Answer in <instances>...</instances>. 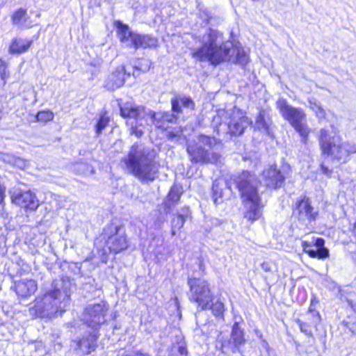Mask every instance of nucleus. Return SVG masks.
Wrapping results in <instances>:
<instances>
[{
  "label": "nucleus",
  "mask_w": 356,
  "mask_h": 356,
  "mask_svg": "<svg viewBox=\"0 0 356 356\" xmlns=\"http://www.w3.org/2000/svg\"><path fill=\"white\" fill-rule=\"evenodd\" d=\"M233 188L237 189L241 197L242 202H245V175L242 172L239 175L232 177L228 183H222L216 180L212 186V198L216 204L223 202L224 200L230 194Z\"/></svg>",
  "instance_id": "nucleus-8"
},
{
  "label": "nucleus",
  "mask_w": 356,
  "mask_h": 356,
  "mask_svg": "<svg viewBox=\"0 0 356 356\" xmlns=\"http://www.w3.org/2000/svg\"><path fill=\"white\" fill-rule=\"evenodd\" d=\"M19 168H23L25 166V162L22 159L18 157H15V161L13 164Z\"/></svg>",
  "instance_id": "nucleus-47"
},
{
  "label": "nucleus",
  "mask_w": 356,
  "mask_h": 356,
  "mask_svg": "<svg viewBox=\"0 0 356 356\" xmlns=\"http://www.w3.org/2000/svg\"><path fill=\"white\" fill-rule=\"evenodd\" d=\"M135 120V124H131L129 128V132L131 135H134L137 138H140L145 132V124L143 123L145 119H136Z\"/></svg>",
  "instance_id": "nucleus-30"
},
{
  "label": "nucleus",
  "mask_w": 356,
  "mask_h": 356,
  "mask_svg": "<svg viewBox=\"0 0 356 356\" xmlns=\"http://www.w3.org/2000/svg\"><path fill=\"white\" fill-rule=\"evenodd\" d=\"M321 170L322 171L323 174L327 176L330 175L332 173V171L329 170V168L323 164L321 165Z\"/></svg>",
  "instance_id": "nucleus-48"
},
{
  "label": "nucleus",
  "mask_w": 356,
  "mask_h": 356,
  "mask_svg": "<svg viewBox=\"0 0 356 356\" xmlns=\"http://www.w3.org/2000/svg\"><path fill=\"white\" fill-rule=\"evenodd\" d=\"M126 71L123 66L118 67L114 72L106 78L104 87L108 90H115L122 87L125 81Z\"/></svg>",
  "instance_id": "nucleus-19"
},
{
  "label": "nucleus",
  "mask_w": 356,
  "mask_h": 356,
  "mask_svg": "<svg viewBox=\"0 0 356 356\" xmlns=\"http://www.w3.org/2000/svg\"><path fill=\"white\" fill-rule=\"evenodd\" d=\"M318 303H319V300L318 299L316 296L315 294H312L311 300H310V305L309 307L307 312L312 313L314 315V321H316V322H321V315H320L319 312L316 309V307L318 305Z\"/></svg>",
  "instance_id": "nucleus-34"
},
{
  "label": "nucleus",
  "mask_w": 356,
  "mask_h": 356,
  "mask_svg": "<svg viewBox=\"0 0 356 356\" xmlns=\"http://www.w3.org/2000/svg\"><path fill=\"white\" fill-rule=\"evenodd\" d=\"M170 102L172 112L176 113L177 116L183 112L181 107L191 110L195 109V103L190 97L177 95L171 99Z\"/></svg>",
  "instance_id": "nucleus-20"
},
{
  "label": "nucleus",
  "mask_w": 356,
  "mask_h": 356,
  "mask_svg": "<svg viewBox=\"0 0 356 356\" xmlns=\"http://www.w3.org/2000/svg\"><path fill=\"white\" fill-rule=\"evenodd\" d=\"M31 44V40H28L22 38H16L13 40L10 46V51L12 54L24 53L29 49Z\"/></svg>",
  "instance_id": "nucleus-28"
},
{
  "label": "nucleus",
  "mask_w": 356,
  "mask_h": 356,
  "mask_svg": "<svg viewBox=\"0 0 356 356\" xmlns=\"http://www.w3.org/2000/svg\"><path fill=\"white\" fill-rule=\"evenodd\" d=\"M85 281L82 283V288L86 293L92 294L98 291L95 280L92 277H85Z\"/></svg>",
  "instance_id": "nucleus-33"
},
{
  "label": "nucleus",
  "mask_w": 356,
  "mask_h": 356,
  "mask_svg": "<svg viewBox=\"0 0 356 356\" xmlns=\"http://www.w3.org/2000/svg\"><path fill=\"white\" fill-rule=\"evenodd\" d=\"M268 346V343L266 341H264V346H265V348H267Z\"/></svg>",
  "instance_id": "nucleus-54"
},
{
  "label": "nucleus",
  "mask_w": 356,
  "mask_h": 356,
  "mask_svg": "<svg viewBox=\"0 0 356 356\" xmlns=\"http://www.w3.org/2000/svg\"><path fill=\"white\" fill-rule=\"evenodd\" d=\"M188 284L190 287L189 299L194 301L202 310H207L212 302V295L208 283L202 280L189 278Z\"/></svg>",
  "instance_id": "nucleus-10"
},
{
  "label": "nucleus",
  "mask_w": 356,
  "mask_h": 356,
  "mask_svg": "<svg viewBox=\"0 0 356 356\" xmlns=\"http://www.w3.org/2000/svg\"><path fill=\"white\" fill-rule=\"evenodd\" d=\"M120 115L124 118L146 119L149 117L152 124L157 129H165L168 123L175 122L178 118L176 113L173 112H155L146 109L143 106H137L131 102H127L122 104H119Z\"/></svg>",
  "instance_id": "nucleus-5"
},
{
  "label": "nucleus",
  "mask_w": 356,
  "mask_h": 356,
  "mask_svg": "<svg viewBox=\"0 0 356 356\" xmlns=\"http://www.w3.org/2000/svg\"><path fill=\"white\" fill-rule=\"evenodd\" d=\"M106 245L111 252L119 253L128 248V241L125 229L115 223L107 225L102 232Z\"/></svg>",
  "instance_id": "nucleus-9"
},
{
  "label": "nucleus",
  "mask_w": 356,
  "mask_h": 356,
  "mask_svg": "<svg viewBox=\"0 0 356 356\" xmlns=\"http://www.w3.org/2000/svg\"><path fill=\"white\" fill-rule=\"evenodd\" d=\"M250 181V173L246 170V219L253 222L261 217L264 205L258 191L261 182L257 180L254 183Z\"/></svg>",
  "instance_id": "nucleus-7"
},
{
  "label": "nucleus",
  "mask_w": 356,
  "mask_h": 356,
  "mask_svg": "<svg viewBox=\"0 0 356 356\" xmlns=\"http://www.w3.org/2000/svg\"><path fill=\"white\" fill-rule=\"evenodd\" d=\"M199 145H202L203 147L209 149V151L212 147L216 144V140L214 138H211L207 136H201L199 138Z\"/></svg>",
  "instance_id": "nucleus-39"
},
{
  "label": "nucleus",
  "mask_w": 356,
  "mask_h": 356,
  "mask_svg": "<svg viewBox=\"0 0 356 356\" xmlns=\"http://www.w3.org/2000/svg\"><path fill=\"white\" fill-rule=\"evenodd\" d=\"M98 336L96 332L90 334L87 338L79 340L76 343V350L79 355H88L94 350L96 348V342Z\"/></svg>",
  "instance_id": "nucleus-21"
},
{
  "label": "nucleus",
  "mask_w": 356,
  "mask_h": 356,
  "mask_svg": "<svg viewBox=\"0 0 356 356\" xmlns=\"http://www.w3.org/2000/svg\"><path fill=\"white\" fill-rule=\"evenodd\" d=\"M309 108L316 113L319 119H323L325 116V111L323 108L321 103L314 98H310L308 101Z\"/></svg>",
  "instance_id": "nucleus-31"
},
{
  "label": "nucleus",
  "mask_w": 356,
  "mask_h": 356,
  "mask_svg": "<svg viewBox=\"0 0 356 356\" xmlns=\"http://www.w3.org/2000/svg\"><path fill=\"white\" fill-rule=\"evenodd\" d=\"M297 324L298 325L300 331L304 333L307 337H312V327H316L317 325H312L311 322L303 321L301 319H298L296 321Z\"/></svg>",
  "instance_id": "nucleus-36"
},
{
  "label": "nucleus",
  "mask_w": 356,
  "mask_h": 356,
  "mask_svg": "<svg viewBox=\"0 0 356 356\" xmlns=\"http://www.w3.org/2000/svg\"><path fill=\"white\" fill-rule=\"evenodd\" d=\"M187 152L191 161L195 163H215L219 159V155L217 153L211 152L209 149H206L198 144L188 145Z\"/></svg>",
  "instance_id": "nucleus-14"
},
{
  "label": "nucleus",
  "mask_w": 356,
  "mask_h": 356,
  "mask_svg": "<svg viewBox=\"0 0 356 356\" xmlns=\"http://www.w3.org/2000/svg\"><path fill=\"white\" fill-rule=\"evenodd\" d=\"M305 316L307 318V321L311 322L312 325H318L320 323V322H316V321H314V315L312 313L307 312Z\"/></svg>",
  "instance_id": "nucleus-46"
},
{
  "label": "nucleus",
  "mask_w": 356,
  "mask_h": 356,
  "mask_svg": "<svg viewBox=\"0 0 356 356\" xmlns=\"http://www.w3.org/2000/svg\"><path fill=\"white\" fill-rule=\"evenodd\" d=\"M115 26L116 27L118 38L120 41L123 43H128L127 45L131 47L133 44V36L136 35V33L132 32L127 24L120 21L115 22Z\"/></svg>",
  "instance_id": "nucleus-23"
},
{
  "label": "nucleus",
  "mask_w": 356,
  "mask_h": 356,
  "mask_svg": "<svg viewBox=\"0 0 356 356\" xmlns=\"http://www.w3.org/2000/svg\"><path fill=\"white\" fill-rule=\"evenodd\" d=\"M179 136L178 133H175L173 131H170L168 133V137L170 139H173L175 138H177Z\"/></svg>",
  "instance_id": "nucleus-51"
},
{
  "label": "nucleus",
  "mask_w": 356,
  "mask_h": 356,
  "mask_svg": "<svg viewBox=\"0 0 356 356\" xmlns=\"http://www.w3.org/2000/svg\"><path fill=\"white\" fill-rule=\"evenodd\" d=\"M353 294L350 293L348 296L343 294V291H339V298L342 302H346L354 312H356V302L351 298Z\"/></svg>",
  "instance_id": "nucleus-40"
},
{
  "label": "nucleus",
  "mask_w": 356,
  "mask_h": 356,
  "mask_svg": "<svg viewBox=\"0 0 356 356\" xmlns=\"http://www.w3.org/2000/svg\"><path fill=\"white\" fill-rule=\"evenodd\" d=\"M202 46L193 53V57L200 61H209L216 65L229 61L231 58L239 61L240 51L230 41L223 42L222 34L218 31L209 29L202 37Z\"/></svg>",
  "instance_id": "nucleus-2"
},
{
  "label": "nucleus",
  "mask_w": 356,
  "mask_h": 356,
  "mask_svg": "<svg viewBox=\"0 0 356 356\" xmlns=\"http://www.w3.org/2000/svg\"><path fill=\"white\" fill-rule=\"evenodd\" d=\"M211 309L212 313L216 317H223L224 312V305L220 301H216V302H213L211 305H209V308Z\"/></svg>",
  "instance_id": "nucleus-37"
},
{
  "label": "nucleus",
  "mask_w": 356,
  "mask_h": 356,
  "mask_svg": "<svg viewBox=\"0 0 356 356\" xmlns=\"http://www.w3.org/2000/svg\"><path fill=\"white\" fill-rule=\"evenodd\" d=\"M27 19L26 10L23 8H19L13 15V22L15 24L23 26L25 24Z\"/></svg>",
  "instance_id": "nucleus-35"
},
{
  "label": "nucleus",
  "mask_w": 356,
  "mask_h": 356,
  "mask_svg": "<svg viewBox=\"0 0 356 356\" xmlns=\"http://www.w3.org/2000/svg\"><path fill=\"white\" fill-rule=\"evenodd\" d=\"M351 230H352L353 235L356 238V221L354 222Z\"/></svg>",
  "instance_id": "nucleus-52"
},
{
  "label": "nucleus",
  "mask_w": 356,
  "mask_h": 356,
  "mask_svg": "<svg viewBox=\"0 0 356 356\" xmlns=\"http://www.w3.org/2000/svg\"><path fill=\"white\" fill-rule=\"evenodd\" d=\"M232 339L233 340L236 347L242 345L244 341L243 331L238 327L237 323H235L233 325Z\"/></svg>",
  "instance_id": "nucleus-32"
},
{
  "label": "nucleus",
  "mask_w": 356,
  "mask_h": 356,
  "mask_svg": "<svg viewBox=\"0 0 356 356\" xmlns=\"http://www.w3.org/2000/svg\"><path fill=\"white\" fill-rule=\"evenodd\" d=\"M108 307V305L104 301L90 304L84 309L81 320L88 327L96 332L105 323V316Z\"/></svg>",
  "instance_id": "nucleus-11"
},
{
  "label": "nucleus",
  "mask_w": 356,
  "mask_h": 356,
  "mask_svg": "<svg viewBox=\"0 0 356 356\" xmlns=\"http://www.w3.org/2000/svg\"><path fill=\"white\" fill-rule=\"evenodd\" d=\"M331 129L319 130L318 140L322 156L332 161L346 162L350 154L356 153V145L341 141L334 126L332 125Z\"/></svg>",
  "instance_id": "nucleus-4"
},
{
  "label": "nucleus",
  "mask_w": 356,
  "mask_h": 356,
  "mask_svg": "<svg viewBox=\"0 0 356 356\" xmlns=\"http://www.w3.org/2000/svg\"><path fill=\"white\" fill-rule=\"evenodd\" d=\"M36 290L37 284L33 280H24L19 282L16 285V293L23 298L31 296Z\"/></svg>",
  "instance_id": "nucleus-24"
},
{
  "label": "nucleus",
  "mask_w": 356,
  "mask_h": 356,
  "mask_svg": "<svg viewBox=\"0 0 356 356\" xmlns=\"http://www.w3.org/2000/svg\"><path fill=\"white\" fill-rule=\"evenodd\" d=\"M0 76L3 81V85L6 84V80L9 76V73L7 72V65L4 61L0 59Z\"/></svg>",
  "instance_id": "nucleus-42"
},
{
  "label": "nucleus",
  "mask_w": 356,
  "mask_h": 356,
  "mask_svg": "<svg viewBox=\"0 0 356 356\" xmlns=\"http://www.w3.org/2000/svg\"><path fill=\"white\" fill-rule=\"evenodd\" d=\"M54 117V113L50 111H39L36 115V120L42 123L53 120Z\"/></svg>",
  "instance_id": "nucleus-38"
},
{
  "label": "nucleus",
  "mask_w": 356,
  "mask_h": 356,
  "mask_svg": "<svg viewBox=\"0 0 356 356\" xmlns=\"http://www.w3.org/2000/svg\"><path fill=\"white\" fill-rule=\"evenodd\" d=\"M342 323L353 334L356 335V318L350 321H343Z\"/></svg>",
  "instance_id": "nucleus-43"
},
{
  "label": "nucleus",
  "mask_w": 356,
  "mask_h": 356,
  "mask_svg": "<svg viewBox=\"0 0 356 356\" xmlns=\"http://www.w3.org/2000/svg\"><path fill=\"white\" fill-rule=\"evenodd\" d=\"M5 197V188H0V205L3 203Z\"/></svg>",
  "instance_id": "nucleus-50"
},
{
  "label": "nucleus",
  "mask_w": 356,
  "mask_h": 356,
  "mask_svg": "<svg viewBox=\"0 0 356 356\" xmlns=\"http://www.w3.org/2000/svg\"><path fill=\"white\" fill-rule=\"evenodd\" d=\"M293 214L299 221L307 224L314 222L318 216V209L312 204V201L306 195L297 199L293 207Z\"/></svg>",
  "instance_id": "nucleus-12"
},
{
  "label": "nucleus",
  "mask_w": 356,
  "mask_h": 356,
  "mask_svg": "<svg viewBox=\"0 0 356 356\" xmlns=\"http://www.w3.org/2000/svg\"><path fill=\"white\" fill-rule=\"evenodd\" d=\"M1 159L5 163L13 165L15 161V156L8 154H2L1 155Z\"/></svg>",
  "instance_id": "nucleus-44"
},
{
  "label": "nucleus",
  "mask_w": 356,
  "mask_h": 356,
  "mask_svg": "<svg viewBox=\"0 0 356 356\" xmlns=\"http://www.w3.org/2000/svg\"><path fill=\"white\" fill-rule=\"evenodd\" d=\"M12 201L18 206L29 209L35 210L38 207V201L35 195L31 191H22L19 189H15L11 196Z\"/></svg>",
  "instance_id": "nucleus-15"
},
{
  "label": "nucleus",
  "mask_w": 356,
  "mask_h": 356,
  "mask_svg": "<svg viewBox=\"0 0 356 356\" xmlns=\"http://www.w3.org/2000/svg\"><path fill=\"white\" fill-rule=\"evenodd\" d=\"M276 107L282 118L299 134L301 143L306 145L308 142L310 128L307 125L306 113L303 109L289 105L287 101L283 98H280L276 102Z\"/></svg>",
  "instance_id": "nucleus-6"
},
{
  "label": "nucleus",
  "mask_w": 356,
  "mask_h": 356,
  "mask_svg": "<svg viewBox=\"0 0 356 356\" xmlns=\"http://www.w3.org/2000/svg\"><path fill=\"white\" fill-rule=\"evenodd\" d=\"M118 356H149V355L147 354L142 353H133L131 355L127 354L125 353H122V354H118Z\"/></svg>",
  "instance_id": "nucleus-49"
},
{
  "label": "nucleus",
  "mask_w": 356,
  "mask_h": 356,
  "mask_svg": "<svg viewBox=\"0 0 356 356\" xmlns=\"http://www.w3.org/2000/svg\"><path fill=\"white\" fill-rule=\"evenodd\" d=\"M301 245L303 252L311 258L323 260L330 256L329 250L325 247L323 238L312 236L310 240L302 241Z\"/></svg>",
  "instance_id": "nucleus-13"
},
{
  "label": "nucleus",
  "mask_w": 356,
  "mask_h": 356,
  "mask_svg": "<svg viewBox=\"0 0 356 356\" xmlns=\"http://www.w3.org/2000/svg\"><path fill=\"white\" fill-rule=\"evenodd\" d=\"M183 193V189L181 186L173 185L165 201V209L167 213H170L171 205L177 204Z\"/></svg>",
  "instance_id": "nucleus-25"
},
{
  "label": "nucleus",
  "mask_w": 356,
  "mask_h": 356,
  "mask_svg": "<svg viewBox=\"0 0 356 356\" xmlns=\"http://www.w3.org/2000/svg\"><path fill=\"white\" fill-rule=\"evenodd\" d=\"M188 355L186 341L177 337L176 341L169 348L168 356H188Z\"/></svg>",
  "instance_id": "nucleus-27"
},
{
  "label": "nucleus",
  "mask_w": 356,
  "mask_h": 356,
  "mask_svg": "<svg viewBox=\"0 0 356 356\" xmlns=\"http://www.w3.org/2000/svg\"><path fill=\"white\" fill-rule=\"evenodd\" d=\"M245 119L244 118H241L236 121H232L229 123V131L227 133V136H225L222 140H229L232 138V137L239 136L242 135L245 130L244 127Z\"/></svg>",
  "instance_id": "nucleus-26"
},
{
  "label": "nucleus",
  "mask_w": 356,
  "mask_h": 356,
  "mask_svg": "<svg viewBox=\"0 0 356 356\" xmlns=\"http://www.w3.org/2000/svg\"><path fill=\"white\" fill-rule=\"evenodd\" d=\"M245 120H246V124H252V121L251 120V119H249L248 117H246Z\"/></svg>",
  "instance_id": "nucleus-53"
},
{
  "label": "nucleus",
  "mask_w": 356,
  "mask_h": 356,
  "mask_svg": "<svg viewBox=\"0 0 356 356\" xmlns=\"http://www.w3.org/2000/svg\"><path fill=\"white\" fill-rule=\"evenodd\" d=\"M261 266L265 272H273V265L270 262H264Z\"/></svg>",
  "instance_id": "nucleus-45"
},
{
  "label": "nucleus",
  "mask_w": 356,
  "mask_h": 356,
  "mask_svg": "<svg viewBox=\"0 0 356 356\" xmlns=\"http://www.w3.org/2000/svg\"><path fill=\"white\" fill-rule=\"evenodd\" d=\"M263 177L267 187L270 188H280L284 182L285 177L276 165H270L263 171Z\"/></svg>",
  "instance_id": "nucleus-18"
},
{
  "label": "nucleus",
  "mask_w": 356,
  "mask_h": 356,
  "mask_svg": "<svg viewBox=\"0 0 356 356\" xmlns=\"http://www.w3.org/2000/svg\"><path fill=\"white\" fill-rule=\"evenodd\" d=\"M230 122L229 113L225 110H218L212 118L211 127L219 136H227L229 123Z\"/></svg>",
  "instance_id": "nucleus-16"
},
{
  "label": "nucleus",
  "mask_w": 356,
  "mask_h": 356,
  "mask_svg": "<svg viewBox=\"0 0 356 356\" xmlns=\"http://www.w3.org/2000/svg\"><path fill=\"white\" fill-rule=\"evenodd\" d=\"M54 289L35 298V304L29 310L32 316L39 318H52L61 316L65 312L70 298V280L68 277L59 281Z\"/></svg>",
  "instance_id": "nucleus-3"
},
{
  "label": "nucleus",
  "mask_w": 356,
  "mask_h": 356,
  "mask_svg": "<svg viewBox=\"0 0 356 356\" xmlns=\"http://www.w3.org/2000/svg\"><path fill=\"white\" fill-rule=\"evenodd\" d=\"M254 131L269 138H273V124L270 117L264 110H261L255 118L253 126Z\"/></svg>",
  "instance_id": "nucleus-17"
},
{
  "label": "nucleus",
  "mask_w": 356,
  "mask_h": 356,
  "mask_svg": "<svg viewBox=\"0 0 356 356\" xmlns=\"http://www.w3.org/2000/svg\"><path fill=\"white\" fill-rule=\"evenodd\" d=\"M188 213V208L184 207L182 209L181 213H177L172 220V234H176V229H180L184 225L186 217Z\"/></svg>",
  "instance_id": "nucleus-29"
},
{
  "label": "nucleus",
  "mask_w": 356,
  "mask_h": 356,
  "mask_svg": "<svg viewBox=\"0 0 356 356\" xmlns=\"http://www.w3.org/2000/svg\"><path fill=\"white\" fill-rule=\"evenodd\" d=\"M154 149L134 143L127 154L122 158L128 172L141 182L153 181L158 176L159 164L155 161Z\"/></svg>",
  "instance_id": "nucleus-1"
},
{
  "label": "nucleus",
  "mask_w": 356,
  "mask_h": 356,
  "mask_svg": "<svg viewBox=\"0 0 356 356\" xmlns=\"http://www.w3.org/2000/svg\"><path fill=\"white\" fill-rule=\"evenodd\" d=\"M245 63H248V58H246V61H245Z\"/></svg>",
  "instance_id": "nucleus-55"
},
{
  "label": "nucleus",
  "mask_w": 356,
  "mask_h": 356,
  "mask_svg": "<svg viewBox=\"0 0 356 356\" xmlns=\"http://www.w3.org/2000/svg\"><path fill=\"white\" fill-rule=\"evenodd\" d=\"M109 122V118L105 115H102L99 119L97 124H96V133L97 135H99L102 130H104L106 127L108 126Z\"/></svg>",
  "instance_id": "nucleus-41"
},
{
  "label": "nucleus",
  "mask_w": 356,
  "mask_h": 356,
  "mask_svg": "<svg viewBox=\"0 0 356 356\" xmlns=\"http://www.w3.org/2000/svg\"><path fill=\"white\" fill-rule=\"evenodd\" d=\"M133 37V44L131 47H134L135 49L139 48H153L156 47L158 44V40L150 35L136 33V35Z\"/></svg>",
  "instance_id": "nucleus-22"
}]
</instances>
